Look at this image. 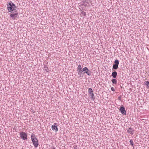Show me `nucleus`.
Instances as JSON below:
<instances>
[{"instance_id":"obj_1","label":"nucleus","mask_w":149,"mask_h":149,"mask_svg":"<svg viewBox=\"0 0 149 149\" xmlns=\"http://www.w3.org/2000/svg\"><path fill=\"white\" fill-rule=\"evenodd\" d=\"M32 141L33 145L35 147H37L38 145V143L37 139L35 136V135L33 134L31 136Z\"/></svg>"},{"instance_id":"obj_2","label":"nucleus","mask_w":149,"mask_h":149,"mask_svg":"<svg viewBox=\"0 0 149 149\" xmlns=\"http://www.w3.org/2000/svg\"><path fill=\"white\" fill-rule=\"evenodd\" d=\"M114 63L115 64H113V66L112 70L113 71L117 69L118 68V65L119 64L118 60H115Z\"/></svg>"},{"instance_id":"obj_3","label":"nucleus","mask_w":149,"mask_h":149,"mask_svg":"<svg viewBox=\"0 0 149 149\" xmlns=\"http://www.w3.org/2000/svg\"><path fill=\"white\" fill-rule=\"evenodd\" d=\"M7 5V9L9 12H12V11L13 10H14L15 11V10H14V7L13 6H11L10 4L9 3H8Z\"/></svg>"},{"instance_id":"obj_4","label":"nucleus","mask_w":149,"mask_h":149,"mask_svg":"<svg viewBox=\"0 0 149 149\" xmlns=\"http://www.w3.org/2000/svg\"><path fill=\"white\" fill-rule=\"evenodd\" d=\"M20 136L21 138L24 140L27 139V136L26 134L24 132H21L20 133Z\"/></svg>"},{"instance_id":"obj_5","label":"nucleus","mask_w":149,"mask_h":149,"mask_svg":"<svg viewBox=\"0 0 149 149\" xmlns=\"http://www.w3.org/2000/svg\"><path fill=\"white\" fill-rule=\"evenodd\" d=\"M82 71L85 72H84V74L86 73L88 75H91V72L87 67L84 68L82 69Z\"/></svg>"},{"instance_id":"obj_6","label":"nucleus","mask_w":149,"mask_h":149,"mask_svg":"<svg viewBox=\"0 0 149 149\" xmlns=\"http://www.w3.org/2000/svg\"><path fill=\"white\" fill-rule=\"evenodd\" d=\"M119 110L120 111L122 114L123 115H126V112L125 110L124 107H121L120 109Z\"/></svg>"},{"instance_id":"obj_7","label":"nucleus","mask_w":149,"mask_h":149,"mask_svg":"<svg viewBox=\"0 0 149 149\" xmlns=\"http://www.w3.org/2000/svg\"><path fill=\"white\" fill-rule=\"evenodd\" d=\"M18 15V13H15L14 14H11L10 16L12 18V19H16V18H17V16Z\"/></svg>"},{"instance_id":"obj_8","label":"nucleus","mask_w":149,"mask_h":149,"mask_svg":"<svg viewBox=\"0 0 149 149\" xmlns=\"http://www.w3.org/2000/svg\"><path fill=\"white\" fill-rule=\"evenodd\" d=\"M52 128L53 130H55L56 132H57L58 131L57 127L55 125H52Z\"/></svg>"},{"instance_id":"obj_9","label":"nucleus","mask_w":149,"mask_h":149,"mask_svg":"<svg viewBox=\"0 0 149 149\" xmlns=\"http://www.w3.org/2000/svg\"><path fill=\"white\" fill-rule=\"evenodd\" d=\"M134 131V130H133L131 128H129L127 130V132L129 133H130L131 134H133V132Z\"/></svg>"},{"instance_id":"obj_10","label":"nucleus","mask_w":149,"mask_h":149,"mask_svg":"<svg viewBox=\"0 0 149 149\" xmlns=\"http://www.w3.org/2000/svg\"><path fill=\"white\" fill-rule=\"evenodd\" d=\"M117 75V72L116 71L113 72L112 73V76L115 78L116 77Z\"/></svg>"},{"instance_id":"obj_11","label":"nucleus","mask_w":149,"mask_h":149,"mask_svg":"<svg viewBox=\"0 0 149 149\" xmlns=\"http://www.w3.org/2000/svg\"><path fill=\"white\" fill-rule=\"evenodd\" d=\"M81 70H82V67L81 65H79L77 68V71L78 72L79 71H81Z\"/></svg>"},{"instance_id":"obj_12","label":"nucleus","mask_w":149,"mask_h":149,"mask_svg":"<svg viewBox=\"0 0 149 149\" xmlns=\"http://www.w3.org/2000/svg\"><path fill=\"white\" fill-rule=\"evenodd\" d=\"M111 81L113 84H116L117 81L116 79H112Z\"/></svg>"},{"instance_id":"obj_13","label":"nucleus","mask_w":149,"mask_h":149,"mask_svg":"<svg viewBox=\"0 0 149 149\" xmlns=\"http://www.w3.org/2000/svg\"><path fill=\"white\" fill-rule=\"evenodd\" d=\"M93 92L92 89L91 88H89L88 89V93L89 94Z\"/></svg>"},{"instance_id":"obj_14","label":"nucleus","mask_w":149,"mask_h":149,"mask_svg":"<svg viewBox=\"0 0 149 149\" xmlns=\"http://www.w3.org/2000/svg\"><path fill=\"white\" fill-rule=\"evenodd\" d=\"M90 95L91 96V98L93 99H94V95L93 94V92L91 93H90Z\"/></svg>"},{"instance_id":"obj_15","label":"nucleus","mask_w":149,"mask_h":149,"mask_svg":"<svg viewBox=\"0 0 149 149\" xmlns=\"http://www.w3.org/2000/svg\"><path fill=\"white\" fill-rule=\"evenodd\" d=\"M83 71L81 70V71H78V74L79 75H80V77L81 76V75L82 74V72Z\"/></svg>"},{"instance_id":"obj_16","label":"nucleus","mask_w":149,"mask_h":149,"mask_svg":"<svg viewBox=\"0 0 149 149\" xmlns=\"http://www.w3.org/2000/svg\"><path fill=\"white\" fill-rule=\"evenodd\" d=\"M130 144H131V146H132L133 147L134 143H133V141L132 140H130Z\"/></svg>"},{"instance_id":"obj_17","label":"nucleus","mask_w":149,"mask_h":149,"mask_svg":"<svg viewBox=\"0 0 149 149\" xmlns=\"http://www.w3.org/2000/svg\"><path fill=\"white\" fill-rule=\"evenodd\" d=\"M9 3L11 4V6H13L14 7L15 6V5L13 3H12L11 2H10V3Z\"/></svg>"},{"instance_id":"obj_18","label":"nucleus","mask_w":149,"mask_h":149,"mask_svg":"<svg viewBox=\"0 0 149 149\" xmlns=\"http://www.w3.org/2000/svg\"><path fill=\"white\" fill-rule=\"evenodd\" d=\"M111 90L112 91H115V90H114V88H113V87H111Z\"/></svg>"},{"instance_id":"obj_19","label":"nucleus","mask_w":149,"mask_h":149,"mask_svg":"<svg viewBox=\"0 0 149 149\" xmlns=\"http://www.w3.org/2000/svg\"><path fill=\"white\" fill-rule=\"evenodd\" d=\"M118 99L119 100H121V97H119L118 98Z\"/></svg>"},{"instance_id":"obj_20","label":"nucleus","mask_w":149,"mask_h":149,"mask_svg":"<svg viewBox=\"0 0 149 149\" xmlns=\"http://www.w3.org/2000/svg\"><path fill=\"white\" fill-rule=\"evenodd\" d=\"M83 12L84 13V15L85 16L86 14V12H84V11H83Z\"/></svg>"},{"instance_id":"obj_21","label":"nucleus","mask_w":149,"mask_h":149,"mask_svg":"<svg viewBox=\"0 0 149 149\" xmlns=\"http://www.w3.org/2000/svg\"><path fill=\"white\" fill-rule=\"evenodd\" d=\"M84 6H85L87 5V4H86V3H84Z\"/></svg>"},{"instance_id":"obj_22","label":"nucleus","mask_w":149,"mask_h":149,"mask_svg":"<svg viewBox=\"0 0 149 149\" xmlns=\"http://www.w3.org/2000/svg\"><path fill=\"white\" fill-rule=\"evenodd\" d=\"M52 149H56L55 148H53Z\"/></svg>"},{"instance_id":"obj_23","label":"nucleus","mask_w":149,"mask_h":149,"mask_svg":"<svg viewBox=\"0 0 149 149\" xmlns=\"http://www.w3.org/2000/svg\"><path fill=\"white\" fill-rule=\"evenodd\" d=\"M87 4H88V5H89V3L88 2V3H87Z\"/></svg>"},{"instance_id":"obj_24","label":"nucleus","mask_w":149,"mask_h":149,"mask_svg":"<svg viewBox=\"0 0 149 149\" xmlns=\"http://www.w3.org/2000/svg\"><path fill=\"white\" fill-rule=\"evenodd\" d=\"M74 149H77V148H74Z\"/></svg>"}]
</instances>
